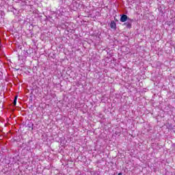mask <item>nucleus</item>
I'll return each mask as SVG.
<instances>
[{"mask_svg":"<svg viewBox=\"0 0 175 175\" xmlns=\"http://www.w3.org/2000/svg\"><path fill=\"white\" fill-rule=\"evenodd\" d=\"M128 20H129V18H128V16L125 14H122L120 17L121 23H125V21H127Z\"/></svg>","mask_w":175,"mask_h":175,"instance_id":"nucleus-1","label":"nucleus"},{"mask_svg":"<svg viewBox=\"0 0 175 175\" xmlns=\"http://www.w3.org/2000/svg\"><path fill=\"white\" fill-rule=\"evenodd\" d=\"M110 27L112 29H116V27H117V25L114 21H112L111 22Z\"/></svg>","mask_w":175,"mask_h":175,"instance_id":"nucleus-2","label":"nucleus"},{"mask_svg":"<svg viewBox=\"0 0 175 175\" xmlns=\"http://www.w3.org/2000/svg\"><path fill=\"white\" fill-rule=\"evenodd\" d=\"M124 25H126V27H127V28H131L132 25L129 23H124Z\"/></svg>","mask_w":175,"mask_h":175,"instance_id":"nucleus-3","label":"nucleus"},{"mask_svg":"<svg viewBox=\"0 0 175 175\" xmlns=\"http://www.w3.org/2000/svg\"><path fill=\"white\" fill-rule=\"evenodd\" d=\"M16 105H17V96L14 99V106H16Z\"/></svg>","mask_w":175,"mask_h":175,"instance_id":"nucleus-4","label":"nucleus"},{"mask_svg":"<svg viewBox=\"0 0 175 175\" xmlns=\"http://www.w3.org/2000/svg\"><path fill=\"white\" fill-rule=\"evenodd\" d=\"M118 175H122V173H119Z\"/></svg>","mask_w":175,"mask_h":175,"instance_id":"nucleus-5","label":"nucleus"}]
</instances>
